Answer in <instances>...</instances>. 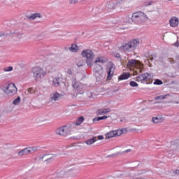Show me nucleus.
Here are the masks:
<instances>
[{
	"label": "nucleus",
	"mask_w": 179,
	"mask_h": 179,
	"mask_svg": "<svg viewBox=\"0 0 179 179\" xmlns=\"http://www.w3.org/2000/svg\"><path fill=\"white\" fill-rule=\"evenodd\" d=\"M95 142H97V137L96 136H92L91 138H89L85 141V143L87 145V146H90L93 145V143H95Z\"/></svg>",
	"instance_id": "18"
},
{
	"label": "nucleus",
	"mask_w": 179,
	"mask_h": 179,
	"mask_svg": "<svg viewBox=\"0 0 179 179\" xmlns=\"http://www.w3.org/2000/svg\"><path fill=\"white\" fill-rule=\"evenodd\" d=\"M148 20V17L146 14L141 11L134 13L131 17V22L135 23V24H142Z\"/></svg>",
	"instance_id": "2"
},
{
	"label": "nucleus",
	"mask_w": 179,
	"mask_h": 179,
	"mask_svg": "<svg viewBox=\"0 0 179 179\" xmlns=\"http://www.w3.org/2000/svg\"><path fill=\"white\" fill-rule=\"evenodd\" d=\"M169 96V94L157 96L155 98V100H164L166 97Z\"/></svg>",
	"instance_id": "30"
},
{
	"label": "nucleus",
	"mask_w": 179,
	"mask_h": 179,
	"mask_svg": "<svg viewBox=\"0 0 179 179\" xmlns=\"http://www.w3.org/2000/svg\"><path fill=\"white\" fill-rule=\"evenodd\" d=\"M65 176H66V171H65V170H62V171L57 174L58 178H63V177H65Z\"/></svg>",
	"instance_id": "26"
},
{
	"label": "nucleus",
	"mask_w": 179,
	"mask_h": 179,
	"mask_svg": "<svg viewBox=\"0 0 179 179\" xmlns=\"http://www.w3.org/2000/svg\"><path fill=\"white\" fill-rule=\"evenodd\" d=\"M20 103V96H17L13 101V104L14 106H17L18 104Z\"/></svg>",
	"instance_id": "32"
},
{
	"label": "nucleus",
	"mask_w": 179,
	"mask_h": 179,
	"mask_svg": "<svg viewBox=\"0 0 179 179\" xmlns=\"http://www.w3.org/2000/svg\"><path fill=\"white\" fill-rule=\"evenodd\" d=\"M174 45H175V47H178L179 46V43L176 42V43H174Z\"/></svg>",
	"instance_id": "43"
},
{
	"label": "nucleus",
	"mask_w": 179,
	"mask_h": 179,
	"mask_svg": "<svg viewBox=\"0 0 179 179\" xmlns=\"http://www.w3.org/2000/svg\"><path fill=\"white\" fill-rule=\"evenodd\" d=\"M150 61H153V58L152 57H149Z\"/></svg>",
	"instance_id": "46"
},
{
	"label": "nucleus",
	"mask_w": 179,
	"mask_h": 179,
	"mask_svg": "<svg viewBox=\"0 0 179 179\" xmlns=\"http://www.w3.org/2000/svg\"><path fill=\"white\" fill-rule=\"evenodd\" d=\"M78 50H79V48H78L77 45L72 44L69 48V51L71 52H77Z\"/></svg>",
	"instance_id": "24"
},
{
	"label": "nucleus",
	"mask_w": 179,
	"mask_h": 179,
	"mask_svg": "<svg viewBox=\"0 0 179 179\" xmlns=\"http://www.w3.org/2000/svg\"><path fill=\"white\" fill-rule=\"evenodd\" d=\"M121 3H122V0H120L115 3H111V2L108 3L106 5V8H108L107 11L110 12V10H113V9H115V8H117V5H120Z\"/></svg>",
	"instance_id": "11"
},
{
	"label": "nucleus",
	"mask_w": 179,
	"mask_h": 179,
	"mask_svg": "<svg viewBox=\"0 0 179 179\" xmlns=\"http://www.w3.org/2000/svg\"><path fill=\"white\" fill-rule=\"evenodd\" d=\"M98 139H99V141H103V139H104V137L102 135H99V136H98L97 140Z\"/></svg>",
	"instance_id": "40"
},
{
	"label": "nucleus",
	"mask_w": 179,
	"mask_h": 179,
	"mask_svg": "<svg viewBox=\"0 0 179 179\" xmlns=\"http://www.w3.org/2000/svg\"><path fill=\"white\" fill-rule=\"evenodd\" d=\"M97 62H101V64H104L106 61H104V59L103 57H97L94 62L95 64H97Z\"/></svg>",
	"instance_id": "33"
},
{
	"label": "nucleus",
	"mask_w": 179,
	"mask_h": 179,
	"mask_svg": "<svg viewBox=\"0 0 179 179\" xmlns=\"http://www.w3.org/2000/svg\"><path fill=\"white\" fill-rule=\"evenodd\" d=\"M0 37H2V34H0Z\"/></svg>",
	"instance_id": "47"
},
{
	"label": "nucleus",
	"mask_w": 179,
	"mask_h": 179,
	"mask_svg": "<svg viewBox=\"0 0 179 179\" xmlns=\"http://www.w3.org/2000/svg\"><path fill=\"white\" fill-rule=\"evenodd\" d=\"M130 86L131 87H138V86H139V85L138 84V83L135 82V81H131L129 83Z\"/></svg>",
	"instance_id": "34"
},
{
	"label": "nucleus",
	"mask_w": 179,
	"mask_h": 179,
	"mask_svg": "<svg viewBox=\"0 0 179 179\" xmlns=\"http://www.w3.org/2000/svg\"><path fill=\"white\" fill-rule=\"evenodd\" d=\"M69 3L71 4H74L76 3V2H78V0H69Z\"/></svg>",
	"instance_id": "39"
},
{
	"label": "nucleus",
	"mask_w": 179,
	"mask_h": 179,
	"mask_svg": "<svg viewBox=\"0 0 179 179\" xmlns=\"http://www.w3.org/2000/svg\"><path fill=\"white\" fill-rule=\"evenodd\" d=\"M108 118V116L104 115V116H101V117H97L93 119L94 122L96 121H101V120H107Z\"/></svg>",
	"instance_id": "27"
},
{
	"label": "nucleus",
	"mask_w": 179,
	"mask_h": 179,
	"mask_svg": "<svg viewBox=\"0 0 179 179\" xmlns=\"http://www.w3.org/2000/svg\"><path fill=\"white\" fill-rule=\"evenodd\" d=\"M121 122H125V119H120Z\"/></svg>",
	"instance_id": "45"
},
{
	"label": "nucleus",
	"mask_w": 179,
	"mask_h": 179,
	"mask_svg": "<svg viewBox=\"0 0 179 179\" xmlns=\"http://www.w3.org/2000/svg\"><path fill=\"white\" fill-rule=\"evenodd\" d=\"M152 79V76L148 73H143L137 77H136V80L137 82H142L143 80L148 81Z\"/></svg>",
	"instance_id": "9"
},
{
	"label": "nucleus",
	"mask_w": 179,
	"mask_h": 179,
	"mask_svg": "<svg viewBox=\"0 0 179 179\" xmlns=\"http://www.w3.org/2000/svg\"><path fill=\"white\" fill-rule=\"evenodd\" d=\"M113 55H114L115 58H117L118 59H121V55H120V53L115 52Z\"/></svg>",
	"instance_id": "38"
},
{
	"label": "nucleus",
	"mask_w": 179,
	"mask_h": 179,
	"mask_svg": "<svg viewBox=\"0 0 179 179\" xmlns=\"http://www.w3.org/2000/svg\"><path fill=\"white\" fill-rule=\"evenodd\" d=\"M138 45H139V39H134L120 46L118 50L121 52H134V51L136 50V47H138Z\"/></svg>",
	"instance_id": "1"
},
{
	"label": "nucleus",
	"mask_w": 179,
	"mask_h": 179,
	"mask_svg": "<svg viewBox=\"0 0 179 179\" xmlns=\"http://www.w3.org/2000/svg\"><path fill=\"white\" fill-rule=\"evenodd\" d=\"M110 111H111V109H110V108H104V109L98 110V113L101 115H103V114H107L108 113H110Z\"/></svg>",
	"instance_id": "21"
},
{
	"label": "nucleus",
	"mask_w": 179,
	"mask_h": 179,
	"mask_svg": "<svg viewBox=\"0 0 179 179\" xmlns=\"http://www.w3.org/2000/svg\"><path fill=\"white\" fill-rule=\"evenodd\" d=\"M122 134H124V131L121 129L109 131L106 134V139H111V138H114L115 136H121Z\"/></svg>",
	"instance_id": "6"
},
{
	"label": "nucleus",
	"mask_w": 179,
	"mask_h": 179,
	"mask_svg": "<svg viewBox=\"0 0 179 179\" xmlns=\"http://www.w3.org/2000/svg\"><path fill=\"white\" fill-rule=\"evenodd\" d=\"M28 93H29V94H35V96H38V91L33 87L28 89Z\"/></svg>",
	"instance_id": "23"
},
{
	"label": "nucleus",
	"mask_w": 179,
	"mask_h": 179,
	"mask_svg": "<svg viewBox=\"0 0 179 179\" xmlns=\"http://www.w3.org/2000/svg\"><path fill=\"white\" fill-rule=\"evenodd\" d=\"M34 78L36 80H38V79H41V78H44L45 76V71L41 67H35L32 69Z\"/></svg>",
	"instance_id": "5"
},
{
	"label": "nucleus",
	"mask_w": 179,
	"mask_h": 179,
	"mask_svg": "<svg viewBox=\"0 0 179 179\" xmlns=\"http://www.w3.org/2000/svg\"><path fill=\"white\" fill-rule=\"evenodd\" d=\"M85 62L83 59H79V60L76 62V65L78 68H80V66H84Z\"/></svg>",
	"instance_id": "25"
},
{
	"label": "nucleus",
	"mask_w": 179,
	"mask_h": 179,
	"mask_svg": "<svg viewBox=\"0 0 179 179\" xmlns=\"http://www.w3.org/2000/svg\"><path fill=\"white\" fill-rule=\"evenodd\" d=\"M67 73H69V75H72V70L69 69V70L67 71Z\"/></svg>",
	"instance_id": "42"
},
{
	"label": "nucleus",
	"mask_w": 179,
	"mask_h": 179,
	"mask_svg": "<svg viewBox=\"0 0 179 179\" xmlns=\"http://www.w3.org/2000/svg\"><path fill=\"white\" fill-rule=\"evenodd\" d=\"M139 64V61L136 59H130L127 62V67L129 68H134V66H136Z\"/></svg>",
	"instance_id": "16"
},
{
	"label": "nucleus",
	"mask_w": 179,
	"mask_h": 179,
	"mask_svg": "<svg viewBox=\"0 0 179 179\" xmlns=\"http://www.w3.org/2000/svg\"><path fill=\"white\" fill-rule=\"evenodd\" d=\"M152 3H153V2L149 1L148 3L145 4V6H149L152 5Z\"/></svg>",
	"instance_id": "41"
},
{
	"label": "nucleus",
	"mask_w": 179,
	"mask_h": 179,
	"mask_svg": "<svg viewBox=\"0 0 179 179\" xmlns=\"http://www.w3.org/2000/svg\"><path fill=\"white\" fill-rule=\"evenodd\" d=\"M28 149L29 150H31V153L32 152H37V150H38V149H40V147H38V146L28 147Z\"/></svg>",
	"instance_id": "31"
},
{
	"label": "nucleus",
	"mask_w": 179,
	"mask_h": 179,
	"mask_svg": "<svg viewBox=\"0 0 179 179\" xmlns=\"http://www.w3.org/2000/svg\"><path fill=\"white\" fill-rule=\"evenodd\" d=\"M124 22L126 23H131V22H132V15H129L125 17L124 18Z\"/></svg>",
	"instance_id": "29"
},
{
	"label": "nucleus",
	"mask_w": 179,
	"mask_h": 179,
	"mask_svg": "<svg viewBox=\"0 0 179 179\" xmlns=\"http://www.w3.org/2000/svg\"><path fill=\"white\" fill-rule=\"evenodd\" d=\"M30 153H31V150H29V147H27L18 152L17 155L22 157V156H27V155H30Z\"/></svg>",
	"instance_id": "13"
},
{
	"label": "nucleus",
	"mask_w": 179,
	"mask_h": 179,
	"mask_svg": "<svg viewBox=\"0 0 179 179\" xmlns=\"http://www.w3.org/2000/svg\"><path fill=\"white\" fill-rule=\"evenodd\" d=\"M72 86L74 90H76V92H77L78 94H83V91L81 90L82 87H80L78 81H76V78L73 79Z\"/></svg>",
	"instance_id": "10"
},
{
	"label": "nucleus",
	"mask_w": 179,
	"mask_h": 179,
	"mask_svg": "<svg viewBox=\"0 0 179 179\" xmlns=\"http://www.w3.org/2000/svg\"><path fill=\"white\" fill-rule=\"evenodd\" d=\"M51 159H52V157H50V158H48L45 162H50V160H51Z\"/></svg>",
	"instance_id": "44"
},
{
	"label": "nucleus",
	"mask_w": 179,
	"mask_h": 179,
	"mask_svg": "<svg viewBox=\"0 0 179 179\" xmlns=\"http://www.w3.org/2000/svg\"><path fill=\"white\" fill-rule=\"evenodd\" d=\"M82 55L84 58H86V64L87 66H93V64H94V53L92 50H86L82 52Z\"/></svg>",
	"instance_id": "3"
},
{
	"label": "nucleus",
	"mask_w": 179,
	"mask_h": 179,
	"mask_svg": "<svg viewBox=\"0 0 179 179\" xmlns=\"http://www.w3.org/2000/svg\"><path fill=\"white\" fill-rule=\"evenodd\" d=\"M178 18L173 17L169 20V24L171 27H177L178 26Z\"/></svg>",
	"instance_id": "14"
},
{
	"label": "nucleus",
	"mask_w": 179,
	"mask_h": 179,
	"mask_svg": "<svg viewBox=\"0 0 179 179\" xmlns=\"http://www.w3.org/2000/svg\"><path fill=\"white\" fill-rule=\"evenodd\" d=\"M61 97H62V94L58 93V92H53L50 95V100L51 101H58L61 100Z\"/></svg>",
	"instance_id": "12"
},
{
	"label": "nucleus",
	"mask_w": 179,
	"mask_h": 179,
	"mask_svg": "<svg viewBox=\"0 0 179 179\" xmlns=\"http://www.w3.org/2000/svg\"><path fill=\"white\" fill-rule=\"evenodd\" d=\"M39 17V19H41L43 17V15H41V13H35L31 14L30 16H27V19H29V20H34V19Z\"/></svg>",
	"instance_id": "17"
},
{
	"label": "nucleus",
	"mask_w": 179,
	"mask_h": 179,
	"mask_svg": "<svg viewBox=\"0 0 179 179\" xmlns=\"http://www.w3.org/2000/svg\"><path fill=\"white\" fill-rule=\"evenodd\" d=\"M94 71L96 73H98V75H102L103 74V66L99 64H96L94 69Z\"/></svg>",
	"instance_id": "19"
},
{
	"label": "nucleus",
	"mask_w": 179,
	"mask_h": 179,
	"mask_svg": "<svg viewBox=\"0 0 179 179\" xmlns=\"http://www.w3.org/2000/svg\"><path fill=\"white\" fill-rule=\"evenodd\" d=\"M55 132L57 135H59L60 136H66L69 134V130H68V127L63 126L57 129Z\"/></svg>",
	"instance_id": "7"
},
{
	"label": "nucleus",
	"mask_w": 179,
	"mask_h": 179,
	"mask_svg": "<svg viewBox=\"0 0 179 179\" xmlns=\"http://www.w3.org/2000/svg\"><path fill=\"white\" fill-rule=\"evenodd\" d=\"M61 79L59 78H55L52 80V86H55V87H58L59 85H61Z\"/></svg>",
	"instance_id": "20"
},
{
	"label": "nucleus",
	"mask_w": 179,
	"mask_h": 179,
	"mask_svg": "<svg viewBox=\"0 0 179 179\" xmlns=\"http://www.w3.org/2000/svg\"><path fill=\"white\" fill-rule=\"evenodd\" d=\"M152 121L154 122V124H159L160 122H163L164 119L163 118V116L158 115L156 117H153Z\"/></svg>",
	"instance_id": "15"
},
{
	"label": "nucleus",
	"mask_w": 179,
	"mask_h": 179,
	"mask_svg": "<svg viewBox=\"0 0 179 179\" xmlns=\"http://www.w3.org/2000/svg\"><path fill=\"white\" fill-rule=\"evenodd\" d=\"M1 89L5 94L10 96H14V94H16V92H17V88L13 83H10L8 85H3L1 87Z\"/></svg>",
	"instance_id": "4"
},
{
	"label": "nucleus",
	"mask_w": 179,
	"mask_h": 179,
	"mask_svg": "<svg viewBox=\"0 0 179 179\" xmlns=\"http://www.w3.org/2000/svg\"><path fill=\"white\" fill-rule=\"evenodd\" d=\"M4 72H10L13 71V66H8V67H5L3 69Z\"/></svg>",
	"instance_id": "35"
},
{
	"label": "nucleus",
	"mask_w": 179,
	"mask_h": 179,
	"mask_svg": "<svg viewBox=\"0 0 179 179\" xmlns=\"http://www.w3.org/2000/svg\"><path fill=\"white\" fill-rule=\"evenodd\" d=\"M129 152H132V150L131 149H128L127 150H124V151H122V152H118V155H124L125 153H129Z\"/></svg>",
	"instance_id": "37"
},
{
	"label": "nucleus",
	"mask_w": 179,
	"mask_h": 179,
	"mask_svg": "<svg viewBox=\"0 0 179 179\" xmlns=\"http://www.w3.org/2000/svg\"><path fill=\"white\" fill-rule=\"evenodd\" d=\"M83 121H85V117H83V116L80 117L76 122V125H80V124H82V122H83Z\"/></svg>",
	"instance_id": "28"
},
{
	"label": "nucleus",
	"mask_w": 179,
	"mask_h": 179,
	"mask_svg": "<svg viewBox=\"0 0 179 179\" xmlns=\"http://www.w3.org/2000/svg\"><path fill=\"white\" fill-rule=\"evenodd\" d=\"M154 85H163V81H162L161 80L157 79L154 82Z\"/></svg>",
	"instance_id": "36"
},
{
	"label": "nucleus",
	"mask_w": 179,
	"mask_h": 179,
	"mask_svg": "<svg viewBox=\"0 0 179 179\" xmlns=\"http://www.w3.org/2000/svg\"><path fill=\"white\" fill-rule=\"evenodd\" d=\"M115 71V66H114V64L113 63L109 64L107 66V73H108L107 79H108V80H111V78H113Z\"/></svg>",
	"instance_id": "8"
},
{
	"label": "nucleus",
	"mask_w": 179,
	"mask_h": 179,
	"mask_svg": "<svg viewBox=\"0 0 179 179\" xmlns=\"http://www.w3.org/2000/svg\"><path fill=\"white\" fill-rule=\"evenodd\" d=\"M129 78V73H124L119 77L120 80H125Z\"/></svg>",
	"instance_id": "22"
}]
</instances>
